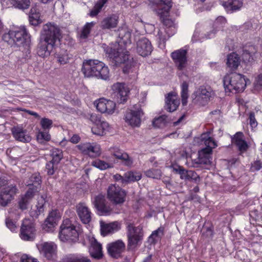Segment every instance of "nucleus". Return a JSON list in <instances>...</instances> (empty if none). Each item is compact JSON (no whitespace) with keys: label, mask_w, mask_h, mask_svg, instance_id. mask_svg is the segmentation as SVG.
Returning <instances> with one entry per match:
<instances>
[{"label":"nucleus","mask_w":262,"mask_h":262,"mask_svg":"<svg viewBox=\"0 0 262 262\" xmlns=\"http://www.w3.org/2000/svg\"><path fill=\"white\" fill-rule=\"evenodd\" d=\"M61 36V30L57 25L52 23L45 24L40 32L37 45V54L42 57L49 56L56 43L59 41Z\"/></svg>","instance_id":"obj_1"},{"label":"nucleus","mask_w":262,"mask_h":262,"mask_svg":"<svg viewBox=\"0 0 262 262\" xmlns=\"http://www.w3.org/2000/svg\"><path fill=\"white\" fill-rule=\"evenodd\" d=\"M81 71L86 77H96L103 80L109 78V70L105 64L98 60H85Z\"/></svg>","instance_id":"obj_2"},{"label":"nucleus","mask_w":262,"mask_h":262,"mask_svg":"<svg viewBox=\"0 0 262 262\" xmlns=\"http://www.w3.org/2000/svg\"><path fill=\"white\" fill-rule=\"evenodd\" d=\"M201 139L206 147L199 152L198 159L194 161V167H198L199 165L210 164L211 163L210 154L212 152V148L217 146L216 142L209 136V133L202 134Z\"/></svg>","instance_id":"obj_3"},{"label":"nucleus","mask_w":262,"mask_h":262,"mask_svg":"<svg viewBox=\"0 0 262 262\" xmlns=\"http://www.w3.org/2000/svg\"><path fill=\"white\" fill-rule=\"evenodd\" d=\"M223 83L226 93L242 92L246 86L244 76L237 73L226 75L224 78Z\"/></svg>","instance_id":"obj_4"},{"label":"nucleus","mask_w":262,"mask_h":262,"mask_svg":"<svg viewBox=\"0 0 262 262\" xmlns=\"http://www.w3.org/2000/svg\"><path fill=\"white\" fill-rule=\"evenodd\" d=\"M29 38L30 36L24 27L10 30L4 34L3 36L4 41L11 46L23 45L25 42L28 41Z\"/></svg>","instance_id":"obj_5"},{"label":"nucleus","mask_w":262,"mask_h":262,"mask_svg":"<svg viewBox=\"0 0 262 262\" xmlns=\"http://www.w3.org/2000/svg\"><path fill=\"white\" fill-rule=\"evenodd\" d=\"M154 5L157 6V14L163 18V24L167 27H171L174 25L173 21L169 18H165L168 15V12L171 7L170 0H149Z\"/></svg>","instance_id":"obj_6"},{"label":"nucleus","mask_w":262,"mask_h":262,"mask_svg":"<svg viewBox=\"0 0 262 262\" xmlns=\"http://www.w3.org/2000/svg\"><path fill=\"white\" fill-rule=\"evenodd\" d=\"M213 95L210 88L202 86L192 94V103L199 106L205 105Z\"/></svg>","instance_id":"obj_7"},{"label":"nucleus","mask_w":262,"mask_h":262,"mask_svg":"<svg viewBox=\"0 0 262 262\" xmlns=\"http://www.w3.org/2000/svg\"><path fill=\"white\" fill-rule=\"evenodd\" d=\"M144 115L140 105H135L133 108L126 111L124 120L126 123L133 127H139L141 122V118Z\"/></svg>","instance_id":"obj_8"},{"label":"nucleus","mask_w":262,"mask_h":262,"mask_svg":"<svg viewBox=\"0 0 262 262\" xmlns=\"http://www.w3.org/2000/svg\"><path fill=\"white\" fill-rule=\"evenodd\" d=\"M125 191L116 184L110 185L107 190V198L115 205L123 204L125 200Z\"/></svg>","instance_id":"obj_9"},{"label":"nucleus","mask_w":262,"mask_h":262,"mask_svg":"<svg viewBox=\"0 0 262 262\" xmlns=\"http://www.w3.org/2000/svg\"><path fill=\"white\" fill-rule=\"evenodd\" d=\"M90 119L95 124L92 127V133L96 135L103 136L104 132L109 127L108 123L102 120L100 115L95 114L91 115Z\"/></svg>","instance_id":"obj_10"},{"label":"nucleus","mask_w":262,"mask_h":262,"mask_svg":"<svg viewBox=\"0 0 262 262\" xmlns=\"http://www.w3.org/2000/svg\"><path fill=\"white\" fill-rule=\"evenodd\" d=\"M77 147L82 154L92 158L97 157L101 154L100 147L96 143H81Z\"/></svg>","instance_id":"obj_11"},{"label":"nucleus","mask_w":262,"mask_h":262,"mask_svg":"<svg viewBox=\"0 0 262 262\" xmlns=\"http://www.w3.org/2000/svg\"><path fill=\"white\" fill-rule=\"evenodd\" d=\"M39 252L48 259H52L57 253V245L52 242H43L37 245Z\"/></svg>","instance_id":"obj_12"},{"label":"nucleus","mask_w":262,"mask_h":262,"mask_svg":"<svg viewBox=\"0 0 262 262\" xmlns=\"http://www.w3.org/2000/svg\"><path fill=\"white\" fill-rule=\"evenodd\" d=\"M97 110L102 113L113 114L116 110V103L104 98H100L94 102Z\"/></svg>","instance_id":"obj_13"},{"label":"nucleus","mask_w":262,"mask_h":262,"mask_svg":"<svg viewBox=\"0 0 262 262\" xmlns=\"http://www.w3.org/2000/svg\"><path fill=\"white\" fill-rule=\"evenodd\" d=\"M125 245L120 239L112 242L107 245V253L110 256L114 258H118L121 256L124 251Z\"/></svg>","instance_id":"obj_14"},{"label":"nucleus","mask_w":262,"mask_h":262,"mask_svg":"<svg viewBox=\"0 0 262 262\" xmlns=\"http://www.w3.org/2000/svg\"><path fill=\"white\" fill-rule=\"evenodd\" d=\"M187 51L184 49L177 50L171 54V57L179 70H184L187 66Z\"/></svg>","instance_id":"obj_15"},{"label":"nucleus","mask_w":262,"mask_h":262,"mask_svg":"<svg viewBox=\"0 0 262 262\" xmlns=\"http://www.w3.org/2000/svg\"><path fill=\"white\" fill-rule=\"evenodd\" d=\"M112 90L114 97H116L119 103H122L127 100L129 90L124 83L120 82L114 83L112 86Z\"/></svg>","instance_id":"obj_16"},{"label":"nucleus","mask_w":262,"mask_h":262,"mask_svg":"<svg viewBox=\"0 0 262 262\" xmlns=\"http://www.w3.org/2000/svg\"><path fill=\"white\" fill-rule=\"evenodd\" d=\"M18 192L15 185H10L5 187L0 194V204L2 206H6Z\"/></svg>","instance_id":"obj_17"},{"label":"nucleus","mask_w":262,"mask_h":262,"mask_svg":"<svg viewBox=\"0 0 262 262\" xmlns=\"http://www.w3.org/2000/svg\"><path fill=\"white\" fill-rule=\"evenodd\" d=\"M12 134L14 139L19 142L28 143L31 141V137L27 133L22 125H17L11 128Z\"/></svg>","instance_id":"obj_18"},{"label":"nucleus","mask_w":262,"mask_h":262,"mask_svg":"<svg viewBox=\"0 0 262 262\" xmlns=\"http://www.w3.org/2000/svg\"><path fill=\"white\" fill-rule=\"evenodd\" d=\"M152 50L151 43L146 38L142 37L137 42V51L141 56H147L150 54Z\"/></svg>","instance_id":"obj_19"},{"label":"nucleus","mask_w":262,"mask_h":262,"mask_svg":"<svg viewBox=\"0 0 262 262\" xmlns=\"http://www.w3.org/2000/svg\"><path fill=\"white\" fill-rule=\"evenodd\" d=\"M128 249H134L141 242L143 233L140 230H129L127 233Z\"/></svg>","instance_id":"obj_20"},{"label":"nucleus","mask_w":262,"mask_h":262,"mask_svg":"<svg viewBox=\"0 0 262 262\" xmlns=\"http://www.w3.org/2000/svg\"><path fill=\"white\" fill-rule=\"evenodd\" d=\"M76 211L78 215L83 224H88L90 222L92 213L84 203H79L76 206Z\"/></svg>","instance_id":"obj_21"},{"label":"nucleus","mask_w":262,"mask_h":262,"mask_svg":"<svg viewBox=\"0 0 262 262\" xmlns=\"http://www.w3.org/2000/svg\"><path fill=\"white\" fill-rule=\"evenodd\" d=\"M61 218V214L58 210H53L49 212L47 217L44 222L43 228H54L57 225Z\"/></svg>","instance_id":"obj_22"},{"label":"nucleus","mask_w":262,"mask_h":262,"mask_svg":"<svg viewBox=\"0 0 262 262\" xmlns=\"http://www.w3.org/2000/svg\"><path fill=\"white\" fill-rule=\"evenodd\" d=\"M109 56L115 62L116 64L125 63L126 60L130 57L128 54V52L124 49L117 51L115 50H111L109 53Z\"/></svg>","instance_id":"obj_23"},{"label":"nucleus","mask_w":262,"mask_h":262,"mask_svg":"<svg viewBox=\"0 0 262 262\" xmlns=\"http://www.w3.org/2000/svg\"><path fill=\"white\" fill-rule=\"evenodd\" d=\"M94 204L101 215H108L112 212V209L105 204V198L102 194L95 197Z\"/></svg>","instance_id":"obj_24"},{"label":"nucleus","mask_w":262,"mask_h":262,"mask_svg":"<svg viewBox=\"0 0 262 262\" xmlns=\"http://www.w3.org/2000/svg\"><path fill=\"white\" fill-rule=\"evenodd\" d=\"M118 16L111 14L105 17L100 24V27L103 30H111L117 27L118 24Z\"/></svg>","instance_id":"obj_25"},{"label":"nucleus","mask_w":262,"mask_h":262,"mask_svg":"<svg viewBox=\"0 0 262 262\" xmlns=\"http://www.w3.org/2000/svg\"><path fill=\"white\" fill-rule=\"evenodd\" d=\"M165 103V109L169 112H172L176 111L179 106L180 100L175 93L170 92L166 97Z\"/></svg>","instance_id":"obj_26"},{"label":"nucleus","mask_w":262,"mask_h":262,"mask_svg":"<svg viewBox=\"0 0 262 262\" xmlns=\"http://www.w3.org/2000/svg\"><path fill=\"white\" fill-rule=\"evenodd\" d=\"M41 183V177L38 173L33 174L28 180L25 184L29 186L28 190H31L34 194H36L40 190Z\"/></svg>","instance_id":"obj_27"},{"label":"nucleus","mask_w":262,"mask_h":262,"mask_svg":"<svg viewBox=\"0 0 262 262\" xmlns=\"http://www.w3.org/2000/svg\"><path fill=\"white\" fill-rule=\"evenodd\" d=\"M244 135L242 132H237L232 138V142L238 147L239 150L242 152L246 151L248 145L247 142L243 139Z\"/></svg>","instance_id":"obj_28"},{"label":"nucleus","mask_w":262,"mask_h":262,"mask_svg":"<svg viewBox=\"0 0 262 262\" xmlns=\"http://www.w3.org/2000/svg\"><path fill=\"white\" fill-rule=\"evenodd\" d=\"M89 252L91 256L95 258L100 259L102 257V246L95 238L91 241Z\"/></svg>","instance_id":"obj_29"},{"label":"nucleus","mask_w":262,"mask_h":262,"mask_svg":"<svg viewBox=\"0 0 262 262\" xmlns=\"http://www.w3.org/2000/svg\"><path fill=\"white\" fill-rule=\"evenodd\" d=\"M77 230H60L59 237L64 242L66 241H75L78 237Z\"/></svg>","instance_id":"obj_30"},{"label":"nucleus","mask_w":262,"mask_h":262,"mask_svg":"<svg viewBox=\"0 0 262 262\" xmlns=\"http://www.w3.org/2000/svg\"><path fill=\"white\" fill-rule=\"evenodd\" d=\"M34 195L35 194L32 192L31 190H27L24 195L21 196L18 201L19 208L22 210L27 209L28 204Z\"/></svg>","instance_id":"obj_31"},{"label":"nucleus","mask_w":262,"mask_h":262,"mask_svg":"<svg viewBox=\"0 0 262 262\" xmlns=\"http://www.w3.org/2000/svg\"><path fill=\"white\" fill-rule=\"evenodd\" d=\"M182 174H180V179L185 181H194L196 183L200 181V177L194 171L187 170L183 168Z\"/></svg>","instance_id":"obj_32"},{"label":"nucleus","mask_w":262,"mask_h":262,"mask_svg":"<svg viewBox=\"0 0 262 262\" xmlns=\"http://www.w3.org/2000/svg\"><path fill=\"white\" fill-rule=\"evenodd\" d=\"M222 5L227 11H233L239 10L243 6V3L239 0H228L223 2Z\"/></svg>","instance_id":"obj_33"},{"label":"nucleus","mask_w":262,"mask_h":262,"mask_svg":"<svg viewBox=\"0 0 262 262\" xmlns=\"http://www.w3.org/2000/svg\"><path fill=\"white\" fill-rule=\"evenodd\" d=\"M114 156L116 158L121 160L122 163L126 166L131 167L133 163L132 158H130L126 152L117 150L114 152Z\"/></svg>","instance_id":"obj_34"},{"label":"nucleus","mask_w":262,"mask_h":262,"mask_svg":"<svg viewBox=\"0 0 262 262\" xmlns=\"http://www.w3.org/2000/svg\"><path fill=\"white\" fill-rule=\"evenodd\" d=\"M227 60L228 67L232 69H236L241 62L239 56L234 52L228 55Z\"/></svg>","instance_id":"obj_35"},{"label":"nucleus","mask_w":262,"mask_h":262,"mask_svg":"<svg viewBox=\"0 0 262 262\" xmlns=\"http://www.w3.org/2000/svg\"><path fill=\"white\" fill-rule=\"evenodd\" d=\"M125 184L139 181L142 178L140 172L129 171L124 173Z\"/></svg>","instance_id":"obj_36"},{"label":"nucleus","mask_w":262,"mask_h":262,"mask_svg":"<svg viewBox=\"0 0 262 262\" xmlns=\"http://www.w3.org/2000/svg\"><path fill=\"white\" fill-rule=\"evenodd\" d=\"M256 52L254 47L250 46L248 49H245L242 54L243 59L245 62H250L253 60V56Z\"/></svg>","instance_id":"obj_37"},{"label":"nucleus","mask_w":262,"mask_h":262,"mask_svg":"<svg viewBox=\"0 0 262 262\" xmlns=\"http://www.w3.org/2000/svg\"><path fill=\"white\" fill-rule=\"evenodd\" d=\"M12 6L21 10L27 9L30 6V0H9Z\"/></svg>","instance_id":"obj_38"},{"label":"nucleus","mask_w":262,"mask_h":262,"mask_svg":"<svg viewBox=\"0 0 262 262\" xmlns=\"http://www.w3.org/2000/svg\"><path fill=\"white\" fill-rule=\"evenodd\" d=\"M96 23L92 21L87 23L82 28L79 37L81 39H86L88 37L92 29L94 27Z\"/></svg>","instance_id":"obj_39"},{"label":"nucleus","mask_w":262,"mask_h":262,"mask_svg":"<svg viewBox=\"0 0 262 262\" xmlns=\"http://www.w3.org/2000/svg\"><path fill=\"white\" fill-rule=\"evenodd\" d=\"M188 84L186 81H184L181 85V98L182 103L183 106L186 105L187 103L188 97Z\"/></svg>","instance_id":"obj_40"},{"label":"nucleus","mask_w":262,"mask_h":262,"mask_svg":"<svg viewBox=\"0 0 262 262\" xmlns=\"http://www.w3.org/2000/svg\"><path fill=\"white\" fill-rule=\"evenodd\" d=\"M100 229H117L122 228L121 224L117 221L107 223L100 221Z\"/></svg>","instance_id":"obj_41"},{"label":"nucleus","mask_w":262,"mask_h":262,"mask_svg":"<svg viewBox=\"0 0 262 262\" xmlns=\"http://www.w3.org/2000/svg\"><path fill=\"white\" fill-rule=\"evenodd\" d=\"M35 230H21L20 238L24 241H33L35 238Z\"/></svg>","instance_id":"obj_42"},{"label":"nucleus","mask_w":262,"mask_h":262,"mask_svg":"<svg viewBox=\"0 0 262 262\" xmlns=\"http://www.w3.org/2000/svg\"><path fill=\"white\" fill-rule=\"evenodd\" d=\"M51 156L52 158L51 162L58 164L63 157L62 151L58 148H54L51 150Z\"/></svg>","instance_id":"obj_43"},{"label":"nucleus","mask_w":262,"mask_h":262,"mask_svg":"<svg viewBox=\"0 0 262 262\" xmlns=\"http://www.w3.org/2000/svg\"><path fill=\"white\" fill-rule=\"evenodd\" d=\"M79 225L77 223L74 224L69 219L63 220L62 225L60 226V229H79Z\"/></svg>","instance_id":"obj_44"},{"label":"nucleus","mask_w":262,"mask_h":262,"mask_svg":"<svg viewBox=\"0 0 262 262\" xmlns=\"http://www.w3.org/2000/svg\"><path fill=\"white\" fill-rule=\"evenodd\" d=\"M145 174L148 178L152 179H160L162 173L160 170L158 169H150L144 172Z\"/></svg>","instance_id":"obj_45"},{"label":"nucleus","mask_w":262,"mask_h":262,"mask_svg":"<svg viewBox=\"0 0 262 262\" xmlns=\"http://www.w3.org/2000/svg\"><path fill=\"white\" fill-rule=\"evenodd\" d=\"M123 63L124 64V66L123 68V71L124 73H128L130 71H132V69L134 67L135 63L133 61V58L131 56Z\"/></svg>","instance_id":"obj_46"},{"label":"nucleus","mask_w":262,"mask_h":262,"mask_svg":"<svg viewBox=\"0 0 262 262\" xmlns=\"http://www.w3.org/2000/svg\"><path fill=\"white\" fill-rule=\"evenodd\" d=\"M93 165L101 170H105L111 167V165L109 163L100 160H96L94 161L93 162Z\"/></svg>","instance_id":"obj_47"},{"label":"nucleus","mask_w":262,"mask_h":262,"mask_svg":"<svg viewBox=\"0 0 262 262\" xmlns=\"http://www.w3.org/2000/svg\"><path fill=\"white\" fill-rule=\"evenodd\" d=\"M35 228L33 219H26L23 221L20 229H32Z\"/></svg>","instance_id":"obj_48"},{"label":"nucleus","mask_w":262,"mask_h":262,"mask_svg":"<svg viewBox=\"0 0 262 262\" xmlns=\"http://www.w3.org/2000/svg\"><path fill=\"white\" fill-rule=\"evenodd\" d=\"M63 262H90V260L86 257L76 256L64 258Z\"/></svg>","instance_id":"obj_49"},{"label":"nucleus","mask_w":262,"mask_h":262,"mask_svg":"<svg viewBox=\"0 0 262 262\" xmlns=\"http://www.w3.org/2000/svg\"><path fill=\"white\" fill-rule=\"evenodd\" d=\"M29 22L30 24L34 26L41 23V21L40 19L39 14L36 13H32L29 16Z\"/></svg>","instance_id":"obj_50"},{"label":"nucleus","mask_w":262,"mask_h":262,"mask_svg":"<svg viewBox=\"0 0 262 262\" xmlns=\"http://www.w3.org/2000/svg\"><path fill=\"white\" fill-rule=\"evenodd\" d=\"M37 139L40 143L44 141H49L51 139L50 135L47 132H39L37 135Z\"/></svg>","instance_id":"obj_51"},{"label":"nucleus","mask_w":262,"mask_h":262,"mask_svg":"<svg viewBox=\"0 0 262 262\" xmlns=\"http://www.w3.org/2000/svg\"><path fill=\"white\" fill-rule=\"evenodd\" d=\"M45 204V199L42 196H41L38 199L37 204L36 205L37 215L40 214L44 211Z\"/></svg>","instance_id":"obj_52"},{"label":"nucleus","mask_w":262,"mask_h":262,"mask_svg":"<svg viewBox=\"0 0 262 262\" xmlns=\"http://www.w3.org/2000/svg\"><path fill=\"white\" fill-rule=\"evenodd\" d=\"M167 117L165 115H162L155 119L153 122V125L157 127H160L162 125L165 124Z\"/></svg>","instance_id":"obj_53"},{"label":"nucleus","mask_w":262,"mask_h":262,"mask_svg":"<svg viewBox=\"0 0 262 262\" xmlns=\"http://www.w3.org/2000/svg\"><path fill=\"white\" fill-rule=\"evenodd\" d=\"M52 123L53 122L51 120L46 118H42L40 121L41 127L45 130L50 129L52 126Z\"/></svg>","instance_id":"obj_54"},{"label":"nucleus","mask_w":262,"mask_h":262,"mask_svg":"<svg viewBox=\"0 0 262 262\" xmlns=\"http://www.w3.org/2000/svg\"><path fill=\"white\" fill-rule=\"evenodd\" d=\"M119 36L122 40L123 42H127L130 37V33L125 30H121L119 31Z\"/></svg>","instance_id":"obj_55"},{"label":"nucleus","mask_w":262,"mask_h":262,"mask_svg":"<svg viewBox=\"0 0 262 262\" xmlns=\"http://www.w3.org/2000/svg\"><path fill=\"white\" fill-rule=\"evenodd\" d=\"M57 164H55L54 163L50 161L46 164V169L47 170V173L49 175H52L54 174L55 169H56Z\"/></svg>","instance_id":"obj_56"},{"label":"nucleus","mask_w":262,"mask_h":262,"mask_svg":"<svg viewBox=\"0 0 262 262\" xmlns=\"http://www.w3.org/2000/svg\"><path fill=\"white\" fill-rule=\"evenodd\" d=\"M5 224L6 227L10 229H13L17 228L16 222L13 221L12 219H11L9 217H7L6 219Z\"/></svg>","instance_id":"obj_57"},{"label":"nucleus","mask_w":262,"mask_h":262,"mask_svg":"<svg viewBox=\"0 0 262 262\" xmlns=\"http://www.w3.org/2000/svg\"><path fill=\"white\" fill-rule=\"evenodd\" d=\"M69 61V57L67 54H59L58 56V61L61 64L67 63Z\"/></svg>","instance_id":"obj_58"},{"label":"nucleus","mask_w":262,"mask_h":262,"mask_svg":"<svg viewBox=\"0 0 262 262\" xmlns=\"http://www.w3.org/2000/svg\"><path fill=\"white\" fill-rule=\"evenodd\" d=\"M170 168L172 169L173 172L180 175L182 174V171L184 168L183 167L177 164L172 165L170 166Z\"/></svg>","instance_id":"obj_59"},{"label":"nucleus","mask_w":262,"mask_h":262,"mask_svg":"<svg viewBox=\"0 0 262 262\" xmlns=\"http://www.w3.org/2000/svg\"><path fill=\"white\" fill-rule=\"evenodd\" d=\"M249 120H250V124L252 127H255L257 126V123L255 118L254 113L253 112H251L249 114Z\"/></svg>","instance_id":"obj_60"},{"label":"nucleus","mask_w":262,"mask_h":262,"mask_svg":"<svg viewBox=\"0 0 262 262\" xmlns=\"http://www.w3.org/2000/svg\"><path fill=\"white\" fill-rule=\"evenodd\" d=\"M115 181L120 182L122 185H125L124 174L122 176L119 174H116L113 176Z\"/></svg>","instance_id":"obj_61"},{"label":"nucleus","mask_w":262,"mask_h":262,"mask_svg":"<svg viewBox=\"0 0 262 262\" xmlns=\"http://www.w3.org/2000/svg\"><path fill=\"white\" fill-rule=\"evenodd\" d=\"M102 7L96 4L94 9L91 11L90 14L91 16H95L97 15L100 11Z\"/></svg>","instance_id":"obj_62"},{"label":"nucleus","mask_w":262,"mask_h":262,"mask_svg":"<svg viewBox=\"0 0 262 262\" xmlns=\"http://www.w3.org/2000/svg\"><path fill=\"white\" fill-rule=\"evenodd\" d=\"M21 262H38L37 259L29 257L27 255H23L21 257Z\"/></svg>","instance_id":"obj_63"},{"label":"nucleus","mask_w":262,"mask_h":262,"mask_svg":"<svg viewBox=\"0 0 262 262\" xmlns=\"http://www.w3.org/2000/svg\"><path fill=\"white\" fill-rule=\"evenodd\" d=\"M262 167L261 163L259 161L254 162L251 166V168L254 170H259Z\"/></svg>","instance_id":"obj_64"}]
</instances>
